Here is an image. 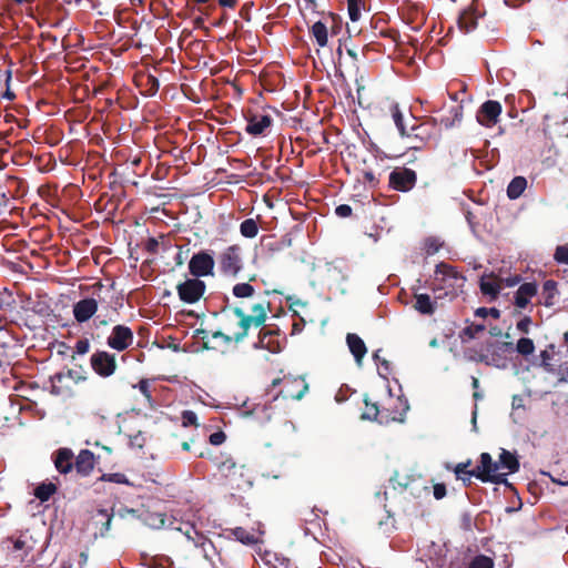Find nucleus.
Masks as SVG:
<instances>
[{"instance_id":"1","label":"nucleus","mask_w":568,"mask_h":568,"mask_svg":"<svg viewBox=\"0 0 568 568\" xmlns=\"http://www.w3.org/2000/svg\"><path fill=\"white\" fill-rule=\"evenodd\" d=\"M39 534L31 529H24L17 535H11L1 541V548L21 564L30 566L36 562L34 557L29 555L37 548Z\"/></svg>"},{"instance_id":"2","label":"nucleus","mask_w":568,"mask_h":568,"mask_svg":"<svg viewBox=\"0 0 568 568\" xmlns=\"http://www.w3.org/2000/svg\"><path fill=\"white\" fill-rule=\"evenodd\" d=\"M471 465V460L468 459L465 463H459L455 466L454 473L457 479H460L465 486L471 484V477H476L483 483H489L495 480H501L499 476H493L490 474L491 455L489 453H481L479 456V464L474 469H468Z\"/></svg>"},{"instance_id":"3","label":"nucleus","mask_w":568,"mask_h":568,"mask_svg":"<svg viewBox=\"0 0 568 568\" xmlns=\"http://www.w3.org/2000/svg\"><path fill=\"white\" fill-rule=\"evenodd\" d=\"M466 277L456 267L440 262L436 265L433 281V291H445V295H456L465 284Z\"/></svg>"},{"instance_id":"4","label":"nucleus","mask_w":568,"mask_h":568,"mask_svg":"<svg viewBox=\"0 0 568 568\" xmlns=\"http://www.w3.org/2000/svg\"><path fill=\"white\" fill-rule=\"evenodd\" d=\"M490 474L499 476L501 480L491 481L493 484H503L509 489H514L513 485L508 481L507 475L515 474L519 470L520 464L517 456L507 449H501L498 460L491 459Z\"/></svg>"},{"instance_id":"5","label":"nucleus","mask_w":568,"mask_h":568,"mask_svg":"<svg viewBox=\"0 0 568 568\" xmlns=\"http://www.w3.org/2000/svg\"><path fill=\"white\" fill-rule=\"evenodd\" d=\"M222 274L236 277L243 268L241 247L236 244L227 246L219 256Z\"/></svg>"},{"instance_id":"6","label":"nucleus","mask_w":568,"mask_h":568,"mask_svg":"<svg viewBox=\"0 0 568 568\" xmlns=\"http://www.w3.org/2000/svg\"><path fill=\"white\" fill-rule=\"evenodd\" d=\"M206 290L205 283L200 278H186L176 285L179 298L186 304H195L204 295Z\"/></svg>"},{"instance_id":"7","label":"nucleus","mask_w":568,"mask_h":568,"mask_svg":"<svg viewBox=\"0 0 568 568\" xmlns=\"http://www.w3.org/2000/svg\"><path fill=\"white\" fill-rule=\"evenodd\" d=\"M417 182V174L408 168H395L388 176V185L398 192H408L414 189Z\"/></svg>"},{"instance_id":"8","label":"nucleus","mask_w":568,"mask_h":568,"mask_svg":"<svg viewBox=\"0 0 568 568\" xmlns=\"http://www.w3.org/2000/svg\"><path fill=\"white\" fill-rule=\"evenodd\" d=\"M90 365L94 373L103 378L113 375L118 367L115 355L106 351L93 353L90 357Z\"/></svg>"},{"instance_id":"9","label":"nucleus","mask_w":568,"mask_h":568,"mask_svg":"<svg viewBox=\"0 0 568 568\" xmlns=\"http://www.w3.org/2000/svg\"><path fill=\"white\" fill-rule=\"evenodd\" d=\"M215 261L207 251L194 253L189 262V272L195 278L213 275Z\"/></svg>"},{"instance_id":"10","label":"nucleus","mask_w":568,"mask_h":568,"mask_svg":"<svg viewBox=\"0 0 568 568\" xmlns=\"http://www.w3.org/2000/svg\"><path fill=\"white\" fill-rule=\"evenodd\" d=\"M133 332L129 326L115 325L106 339V344L118 352H123L133 343Z\"/></svg>"},{"instance_id":"11","label":"nucleus","mask_w":568,"mask_h":568,"mask_svg":"<svg viewBox=\"0 0 568 568\" xmlns=\"http://www.w3.org/2000/svg\"><path fill=\"white\" fill-rule=\"evenodd\" d=\"M245 131L252 136L266 135L268 129L273 124V119L268 114L250 111L246 115Z\"/></svg>"},{"instance_id":"12","label":"nucleus","mask_w":568,"mask_h":568,"mask_svg":"<svg viewBox=\"0 0 568 568\" xmlns=\"http://www.w3.org/2000/svg\"><path fill=\"white\" fill-rule=\"evenodd\" d=\"M501 113V104L495 100L485 101L476 113L477 122L485 128H493Z\"/></svg>"},{"instance_id":"13","label":"nucleus","mask_w":568,"mask_h":568,"mask_svg":"<svg viewBox=\"0 0 568 568\" xmlns=\"http://www.w3.org/2000/svg\"><path fill=\"white\" fill-rule=\"evenodd\" d=\"M308 390V384L302 377H286L284 386L281 388L276 397L282 396L284 399L300 400Z\"/></svg>"},{"instance_id":"14","label":"nucleus","mask_w":568,"mask_h":568,"mask_svg":"<svg viewBox=\"0 0 568 568\" xmlns=\"http://www.w3.org/2000/svg\"><path fill=\"white\" fill-rule=\"evenodd\" d=\"M99 310V300L95 297H84L75 302L72 306L74 320L82 324L90 321Z\"/></svg>"},{"instance_id":"15","label":"nucleus","mask_w":568,"mask_h":568,"mask_svg":"<svg viewBox=\"0 0 568 568\" xmlns=\"http://www.w3.org/2000/svg\"><path fill=\"white\" fill-rule=\"evenodd\" d=\"M55 469L67 475L74 468L75 457L71 448L62 447L52 455Z\"/></svg>"},{"instance_id":"16","label":"nucleus","mask_w":568,"mask_h":568,"mask_svg":"<svg viewBox=\"0 0 568 568\" xmlns=\"http://www.w3.org/2000/svg\"><path fill=\"white\" fill-rule=\"evenodd\" d=\"M97 458L89 449H81L74 462V469L80 477H88L94 470Z\"/></svg>"},{"instance_id":"17","label":"nucleus","mask_w":568,"mask_h":568,"mask_svg":"<svg viewBox=\"0 0 568 568\" xmlns=\"http://www.w3.org/2000/svg\"><path fill=\"white\" fill-rule=\"evenodd\" d=\"M538 293V285L536 282L523 283L514 295V305L518 310H524L530 304V300Z\"/></svg>"},{"instance_id":"18","label":"nucleus","mask_w":568,"mask_h":568,"mask_svg":"<svg viewBox=\"0 0 568 568\" xmlns=\"http://www.w3.org/2000/svg\"><path fill=\"white\" fill-rule=\"evenodd\" d=\"M501 278L490 273L481 276L479 287L484 295L490 296V300H496L501 290Z\"/></svg>"},{"instance_id":"19","label":"nucleus","mask_w":568,"mask_h":568,"mask_svg":"<svg viewBox=\"0 0 568 568\" xmlns=\"http://www.w3.org/2000/svg\"><path fill=\"white\" fill-rule=\"evenodd\" d=\"M347 346L353 354L355 362L358 366H362V361L367 353L364 341L355 333H348L346 335Z\"/></svg>"},{"instance_id":"20","label":"nucleus","mask_w":568,"mask_h":568,"mask_svg":"<svg viewBox=\"0 0 568 568\" xmlns=\"http://www.w3.org/2000/svg\"><path fill=\"white\" fill-rule=\"evenodd\" d=\"M233 313L239 318V327H240V331L235 333L234 342L240 343L247 336L250 327L252 325L255 326V322L241 307H234Z\"/></svg>"},{"instance_id":"21","label":"nucleus","mask_w":568,"mask_h":568,"mask_svg":"<svg viewBox=\"0 0 568 568\" xmlns=\"http://www.w3.org/2000/svg\"><path fill=\"white\" fill-rule=\"evenodd\" d=\"M51 382V394L61 396L70 394L72 390V385L69 379L65 377L63 372H58L53 376L50 377Z\"/></svg>"},{"instance_id":"22","label":"nucleus","mask_w":568,"mask_h":568,"mask_svg":"<svg viewBox=\"0 0 568 568\" xmlns=\"http://www.w3.org/2000/svg\"><path fill=\"white\" fill-rule=\"evenodd\" d=\"M412 125L408 128V134H405L404 138L416 140L418 143L413 144L412 149H419L425 141V138L428 135L427 128L425 124H418L416 119L410 114Z\"/></svg>"},{"instance_id":"23","label":"nucleus","mask_w":568,"mask_h":568,"mask_svg":"<svg viewBox=\"0 0 568 568\" xmlns=\"http://www.w3.org/2000/svg\"><path fill=\"white\" fill-rule=\"evenodd\" d=\"M184 528L179 527L178 530L182 531L196 547L205 549L206 544L212 546V542L203 534L199 532L193 525L186 524Z\"/></svg>"},{"instance_id":"24","label":"nucleus","mask_w":568,"mask_h":568,"mask_svg":"<svg viewBox=\"0 0 568 568\" xmlns=\"http://www.w3.org/2000/svg\"><path fill=\"white\" fill-rule=\"evenodd\" d=\"M478 26V16L475 11H464L458 18V27L464 33L474 31Z\"/></svg>"},{"instance_id":"25","label":"nucleus","mask_w":568,"mask_h":568,"mask_svg":"<svg viewBox=\"0 0 568 568\" xmlns=\"http://www.w3.org/2000/svg\"><path fill=\"white\" fill-rule=\"evenodd\" d=\"M257 275L253 274L248 277V282L237 283L232 288V294L237 298L252 297L255 294V288L251 282L256 280Z\"/></svg>"},{"instance_id":"26","label":"nucleus","mask_w":568,"mask_h":568,"mask_svg":"<svg viewBox=\"0 0 568 568\" xmlns=\"http://www.w3.org/2000/svg\"><path fill=\"white\" fill-rule=\"evenodd\" d=\"M252 313L250 316L255 322V327H260L264 325L267 318V312L271 311V303L264 302V303H256L252 306Z\"/></svg>"},{"instance_id":"27","label":"nucleus","mask_w":568,"mask_h":568,"mask_svg":"<svg viewBox=\"0 0 568 568\" xmlns=\"http://www.w3.org/2000/svg\"><path fill=\"white\" fill-rule=\"evenodd\" d=\"M415 310L423 315H432L435 312V303L428 294L415 295Z\"/></svg>"},{"instance_id":"28","label":"nucleus","mask_w":568,"mask_h":568,"mask_svg":"<svg viewBox=\"0 0 568 568\" xmlns=\"http://www.w3.org/2000/svg\"><path fill=\"white\" fill-rule=\"evenodd\" d=\"M527 187V180L524 176H515L507 186V196L510 200H516Z\"/></svg>"},{"instance_id":"29","label":"nucleus","mask_w":568,"mask_h":568,"mask_svg":"<svg viewBox=\"0 0 568 568\" xmlns=\"http://www.w3.org/2000/svg\"><path fill=\"white\" fill-rule=\"evenodd\" d=\"M58 491V486L53 483H41L34 488L33 495L41 503L48 501Z\"/></svg>"},{"instance_id":"30","label":"nucleus","mask_w":568,"mask_h":568,"mask_svg":"<svg viewBox=\"0 0 568 568\" xmlns=\"http://www.w3.org/2000/svg\"><path fill=\"white\" fill-rule=\"evenodd\" d=\"M113 514H109L106 509H99L94 515L95 524L101 525L99 528L100 536L104 537L111 529Z\"/></svg>"},{"instance_id":"31","label":"nucleus","mask_w":568,"mask_h":568,"mask_svg":"<svg viewBox=\"0 0 568 568\" xmlns=\"http://www.w3.org/2000/svg\"><path fill=\"white\" fill-rule=\"evenodd\" d=\"M558 294L557 282L554 280H547L542 284V304L546 307H551L555 304V297Z\"/></svg>"},{"instance_id":"32","label":"nucleus","mask_w":568,"mask_h":568,"mask_svg":"<svg viewBox=\"0 0 568 568\" xmlns=\"http://www.w3.org/2000/svg\"><path fill=\"white\" fill-rule=\"evenodd\" d=\"M554 351H555V345L550 344L547 346L546 349H542L539 354V358H540L539 366L548 374L556 373L555 365L551 363Z\"/></svg>"},{"instance_id":"33","label":"nucleus","mask_w":568,"mask_h":568,"mask_svg":"<svg viewBox=\"0 0 568 568\" xmlns=\"http://www.w3.org/2000/svg\"><path fill=\"white\" fill-rule=\"evenodd\" d=\"M312 37L320 47H325L328 41L327 27L322 21H316L310 29Z\"/></svg>"},{"instance_id":"34","label":"nucleus","mask_w":568,"mask_h":568,"mask_svg":"<svg viewBox=\"0 0 568 568\" xmlns=\"http://www.w3.org/2000/svg\"><path fill=\"white\" fill-rule=\"evenodd\" d=\"M449 116H443L439 121L445 129H450L463 120V105H455L449 111Z\"/></svg>"},{"instance_id":"35","label":"nucleus","mask_w":568,"mask_h":568,"mask_svg":"<svg viewBox=\"0 0 568 568\" xmlns=\"http://www.w3.org/2000/svg\"><path fill=\"white\" fill-rule=\"evenodd\" d=\"M390 114L394 120V123L399 131L400 136H405V134H408V128L407 123L404 119L403 112L400 111L398 104H392L390 106Z\"/></svg>"},{"instance_id":"36","label":"nucleus","mask_w":568,"mask_h":568,"mask_svg":"<svg viewBox=\"0 0 568 568\" xmlns=\"http://www.w3.org/2000/svg\"><path fill=\"white\" fill-rule=\"evenodd\" d=\"M230 534L240 542L244 545H254L257 542L255 535L243 527H235L230 530Z\"/></svg>"},{"instance_id":"37","label":"nucleus","mask_w":568,"mask_h":568,"mask_svg":"<svg viewBox=\"0 0 568 568\" xmlns=\"http://www.w3.org/2000/svg\"><path fill=\"white\" fill-rule=\"evenodd\" d=\"M515 351L524 357L531 355L535 352L534 341L528 337L519 338L515 345Z\"/></svg>"},{"instance_id":"38","label":"nucleus","mask_w":568,"mask_h":568,"mask_svg":"<svg viewBox=\"0 0 568 568\" xmlns=\"http://www.w3.org/2000/svg\"><path fill=\"white\" fill-rule=\"evenodd\" d=\"M242 236L253 239L258 233V225L254 219H246L240 225Z\"/></svg>"},{"instance_id":"39","label":"nucleus","mask_w":568,"mask_h":568,"mask_svg":"<svg viewBox=\"0 0 568 568\" xmlns=\"http://www.w3.org/2000/svg\"><path fill=\"white\" fill-rule=\"evenodd\" d=\"M485 329H486V326L484 324L471 323V324L467 325L465 328H463V331L460 332V338L463 341L474 339L479 334L484 333Z\"/></svg>"},{"instance_id":"40","label":"nucleus","mask_w":568,"mask_h":568,"mask_svg":"<svg viewBox=\"0 0 568 568\" xmlns=\"http://www.w3.org/2000/svg\"><path fill=\"white\" fill-rule=\"evenodd\" d=\"M466 568H495V562L489 556L480 554L473 557Z\"/></svg>"},{"instance_id":"41","label":"nucleus","mask_w":568,"mask_h":568,"mask_svg":"<svg viewBox=\"0 0 568 568\" xmlns=\"http://www.w3.org/2000/svg\"><path fill=\"white\" fill-rule=\"evenodd\" d=\"M242 467L236 464L233 458H226L219 464V470L225 476H234Z\"/></svg>"},{"instance_id":"42","label":"nucleus","mask_w":568,"mask_h":568,"mask_svg":"<svg viewBox=\"0 0 568 568\" xmlns=\"http://www.w3.org/2000/svg\"><path fill=\"white\" fill-rule=\"evenodd\" d=\"M486 363L488 365H493L497 368H506L507 367V358L501 355L497 348L494 349L489 355L486 356Z\"/></svg>"},{"instance_id":"43","label":"nucleus","mask_w":568,"mask_h":568,"mask_svg":"<svg viewBox=\"0 0 568 568\" xmlns=\"http://www.w3.org/2000/svg\"><path fill=\"white\" fill-rule=\"evenodd\" d=\"M443 246V242L439 239L430 236L424 241V250L427 255L436 254Z\"/></svg>"},{"instance_id":"44","label":"nucleus","mask_w":568,"mask_h":568,"mask_svg":"<svg viewBox=\"0 0 568 568\" xmlns=\"http://www.w3.org/2000/svg\"><path fill=\"white\" fill-rule=\"evenodd\" d=\"M363 0H347L348 16L352 21H357L361 17Z\"/></svg>"},{"instance_id":"45","label":"nucleus","mask_w":568,"mask_h":568,"mask_svg":"<svg viewBox=\"0 0 568 568\" xmlns=\"http://www.w3.org/2000/svg\"><path fill=\"white\" fill-rule=\"evenodd\" d=\"M100 480L115 483V484L130 485L128 477L122 473L103 474L100 477Z\"/></svg>"},{"instance_id":"46","label":"nucleus","mask_w":568,"mask_h":568,"mask_svg":"<svg viewBox=\"0 0 568 568\" xmlns=\"http://www.w3.org/2000/svg\"><path fill=\"white\" fill-rule=\"evenodd\" d=\"M165 521H166V515L165 514H161V513L151 514L146 518L148 525L153 527V528H162V527H164L165 526Z\"/></svg>"},{"instance_id":"47","label":"nucleus","mask_w":568,"mask_h":568,"mask_svg":"<svg viewBox=\"0 0 568 568\" xmlns=\"http://www.w3.org/2000/svg\"><path fill=\"white\" fill-rule=\"evenodd\" d=\"M413 477L410 476H400L398 471H395V474L392 476L390 481L393 483V486H398L402 489L408 488L410 483L413 481Z\"/></svg>"},{"instance_id":"48","label":"nucleus","mask_w":568,"mask_h":568,"mask_svg":"<svg viewBox=\"0 0 568 568\" xmlns=\"http://www.w3.org/2000/svg\"><path fill=\"white\" fill-rule=\"evenodd\" d=\"M146 94L152 97L156 94L160 88V82L156 77L148 74L145 78Z\"/></svg>"},{"instance_id":"49","label":"nucleus","mask_w":568,"mask_h":568,"mask_svg":"<svg viewBox=\"0 0 568 568\" xmlns=\"http://www.w3.org/2000/svg\"><path fill=\"white\" fill-rule=\"evenodd\" d=\"M554 258L558 263L568 264V245L557 246Z\"/></svg>"},{"instance_id":"50","label":"nucleus","mask_w":568,"mask_h":568,"mask_svg":"<svg viewBox=\"0 0 568 568\" xmlns=\"http://www.w3.org/2000/svg\"><path fill=\"white\" fill-rule=\"evenodd\" d=\"M475 315L478 316V317H487L488 315H490L491 317L494 318H499L500 317V311L496 307H490V308H487V307H478L476 311H475Z\"/></svg>"},{"instance_id":"51","label":"nucleus","mask_w":568,"mask_h":568,"mask_svg":"<svg viewBox=\"0 0 568 568\" xmlns=\"http://www.w3.org/2000/svg\"><path fill=\"white\" fill-rule=\"evenodd\" d=\"M364 402L366 405V410L363 414V418L376 419L379 413L377 405L375 403H369L367 398H365Z\"/></svg>"},{"instance_id":"52","label":"nucleus","mask_w":568,"mask_h":568,"mask_svg":"<svg viewBox=\"0 0 568 568\" xmlns=\"http://www.w3.org/2000/svg\"><path fill=\"white\" fill-rule=\"evenodd\" d=\"M182 425L184 427L187 426H197V416L193 410H184L182 413Z\"/></svg>"},{"instance_id":"53","label":"nucleus","mask_w":568,"mask_h":568,"mask_svg":"<svg viewBox=\"0 0 568 568\" xmlns=\"http://www.w3.org/2000/svg\"><path fill=\"white\" fill-rule=\"evenodd\" d=\"M139 390L143 394L150 405H152L153 398L150 390V382L148 379H141L138 384Z\"/></svg>"},{"instance_id":"54","label":"nucleus","mask_w":568,"mask_h":568,"mask_svg":"<svg viewBox=\"0 0 568 568\" xmlns=\"http://www.w3.org/2000/svg\"><path fill=\"white\" fill-rule=\"evenodd\" d=\"M531 323L532 321L530 316H524L517 322L516 328L523 334H528L530 332Z\"/></svg>"},{"instance_id":"55","label":"nucleus","mask_w":568,"mask_h":568,"mask_svg":"<svg viewBox=\"0 0 568 568\" xmlns=\"http://www.w3.org/2000/svg\"><path fill=\"white\" fill-rule=\"evenodd\" d=\"M62 372L65 375V377L69 379V382L71 381L73 384H79L87 379L85 376L79 374L78 372H75L74 369H71V368H68L67 371H62Z\"/></svg>"},{"instance_id":"56","label":"nucleus","mask_w":568,"mask_h":568,"mask_svg":"<svg viewBox=\"0 0 568 568\" xmlns=\"http://www.w3.org/2000/svg\"><path fill=\"white\" fill-rule=\"evenodd\" d=\"M558 375V383H568V362H564L559 365L558 369H556Z\"/></svg>"},{"instance_id":"57","label":"nucleus","mask_w":568,"mask_h":568,"mask_svg":"<svg viewBox=\"0 0 568 568\" xmlns=\"http://www.w3.org/2000/svg\"><path fill=\"white\" fill-rule=\"evenodd\" d=\"M74 353L79 355H84L90 349V342L88 338H81L75 343Z\"/></svg>"},{"instance_id":"58","label":"nucleus","mask_w":568,"mask_h":568,"mask_svg":"<svg viewBox=\"0 0 568 568\" xmlns=\"http://www.w3.org/2000/svg\"><path fill=\"white\" fill-rule=\"evenodd\" d=\"M272 335H273V333L271 331H266L264 328L261 329L260 334H258V345L262 348H266V349L273 352V348L270 346V344L265 342V339H268V337H271Z\"/></svg>"},{"instance_id":"59","label":"nucleus","mask_w":568,"mask_h":568,"mask_svg":"<svg viewBox=\"0 0 568 568\" xmlns=\"http://www.w3.org/2000/svg\"><path fill=\"white\" fill-rule=\"evenodd\" d=\"M363 182L368 184L371 187H376L379 183L378 178L374 174L373 171H364L363 172Z\"/></svg>"},{"instance_id":"60","label":"nucleus","mask_w":568,"mask_h":568,"mask_svg":"<svg viewBox=\"0 0 568 568\" xmlns=\"http://www.w3.org/2000/svg\"><path fill=\"white\" fill-rule=\"evenodd\" d=\"M225 439H226V435L222 430L215 432V433L211 434L209 437L210 444H212L214 446L222 445L225 442Z\"/></svg>"},{"instance_id":"61","label":"nucleus","mask_w":568,"mask_h":568,"mask_svg":"<svg viewBox=\"0 0 568 568\" xmlns=\"http://www.w3.org/2000/svg\"><path fill=\"white\" fill-rule=\"evenodd\" d=\"M373 358L377 365H381L385 369L386 373H389L390 363L387 359L381 357V349L374 352Z\"/></svg>"},{"instance_id":"62","label":"nucleus","mask_w":568,"mask_h":568,"mask_svg":"<svg viewBox=\"0 0 568 568\" xmlns=\"http://www.w3.org/2000/svg\"><path fill=\"white\" fill-rule=\"evenodd\" d=\"M207 336L209 334L204 328H197L194 331V337L201 338L203 341V348L212 349L213 347L209 345Z\"/></svg>"},{"instance_id":"63","label":"nucleus","mask_w":568,"mask_h":568,"mask_svg":"<svg viewBox=\"0 0 568 568\" xmlns=\"http://www.w3.org/2000/svg\"><path fill=\"white\" fill-rule=\"evenodd\" d=\"M144 247L148 253L154 255L159 251V241L155 237H149Z\"/></svg>"},{"instance_id":"64","label":"nucleus","mask_w":568,"mask_h":568,"mask_svg":"<svg viewBox=\"0 0 568 568\" xmlns=\"http://www.w3.org/2000/svg\"><path fill=\"white\" fill-rule=\"evenodd\" d=\"M335 214L339 217H348L352 215V207L347 204H341L336 206Z\"/></svg>"}]
</instances>
